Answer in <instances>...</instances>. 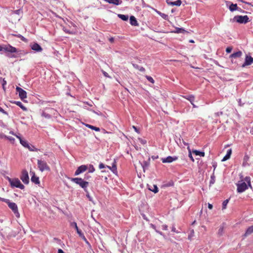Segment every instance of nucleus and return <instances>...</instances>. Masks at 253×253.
Returning a JSON list of instances; mask_svg holds the SVG:
<instances>
[{
	"mask_svg": "<svg viewBox=\"0 0 253 253\" xmlns=\"http://www.w3.org/2000/svg\"><path fill=\"white\" fill-rule=\"evenodd\" d=\"M4 51L7 53L6 56L9 58H17L20 57L21 54H25L23 50H19L10 44L0 45V51Z\"/></svg>",
	"mask_w": 253,
	"mask_h": 253,
	"instance_id": "1",
	"label": "nucleus"
},
{
	"mask_svg": "<svg viewBox=\"0 0 253 253\" xmlns=\"http://www.w3.org/2000/svg\"><path fill=\"white\" fill-rule=\"evenodd\" d=\"M8 180L12 187H17L21 189H23L25 187L18 178L12 179L8 177Z\"/></svg>",
	"mask_w": 253,
	"mask_h": 253,
	"instance_id": "2",
	"label": "nucleus"
},
{
	"mask_svg": "<svg viewBox=\"0 0 253 253\" xmlns=\"http://www.w3.org/2000/svg\"><path fill=\"white\" fill-rule=\"evenodd\" d=\"M37 164L38 168L41 171H50V167L45 161L42 160H38Z\"/></svg>",
	"mask_w": 253,
	"mask_h": 253,
	"instance_id": "3",
	"label": "nucleus"
},
{
	"mask_svg": "<svg viewBox=\"0 0 253 253\" xmlns=\"http://www.w3.org/2000/svg\"><path fill=\"white\" fill-rule=\"evenodd\" d=\"M233 20L237 23L241 24H246L249 22V18L247 15H237L235 16Z\"/></svg>",
	"mask_w": 253,
	"mask_h": 253,
	"instance_id": "4",
	"label": "nucleus"
},
{
	"mask_svg": "<svg viewBox=\"0 0 253 253\" xmlns=\"http://www.w3.org/2000/svg\"><path fill=\"white\" fill-rule=\"evenodd\" d=\"M7 204H8L9 208L13 211L16 217L19 218L20 217V214L18 211L17 205L15 203L10 202L9 200Z\"/></svg>",
	"mask_w": 253,
	"mask_h": 253,
	"instance_id": "5",
	"label": "nucleus"
},
{
	"mask_svg": "<svg viewBox=\"0 0 253 253\" xmlns=\"http://www.w3.org/2000/svg\"><path fill=\"white\" fill-rule=\"evenodd\" d=\"M89 183L87 181H84V179L80 178V187L84 189V191L86 193V196L88 198L89 201H91V198L90 197L89 193L86 189L88 186Z\"/></svg>",
	"mask_w": 253,
	"mask_h": 253,
	"instance_id": "6",
	"label": "nucleus"
},
{
	"mask_svg": "<svg viewBox=\"0 0 253 253\" xmlns=\"http://www.w3.org/2000/svg\"><path fill=\"white\" fill-rule=\"evenodd\" d=\"M248 185L245 182H242L237 184V191L238 193H242L247 190L248 188Z\"/></svg>",
	"mask_w": 253,
	"mask_h": 253,
	"instance_id": "7",
	"label": "nucleus"
},
{
	"mask_svg": "<svg viewBox=\"0 0 253 253\" xmlns=\"http://www.w3.org/2000/svg\"><path fill=\"white\" fill-rule=\"evenodd\" d=\"M16 92L19 94V97L21 100H24L27 98V92L20 87H16Z\"/></svg>",
	"mask_w": 253,
	"mask_h": 253,
	"instance_id": "8",
	"label": "nucleus"
},
{
	"mask_svg": "<svg viewBox=\"0 0 253 253\" xmlns=\"http://www.w3.org/2000/svg\"><path fill=\"white\" fill-rule=\"evenodd\" d=\"M20 178L25 184H28L29 183V178L28 171L26 170H22Z\"/></svg>",
	"mask_w": 253,
	"mask_h": 253,
	"instance_id": "9",
	"label": "nucleus"
},
{
	"mask_svg": "<svg viewBox=\"0 0 253 253\" xmlns=\"http://www.w3.org/2000/svg\"><path fill=\"white\" fill-rule=\"evenodd\" d=\"M253 63V58L250 55H246L245 59V62L242 65V67H245L246 66L251 65Z\"/></svg>",
	"mask_w": 253,
	"mask_h": 253,
	"instance_id": "10",
	"label": "nucleus"
},
{
	"mask_svg": "<svg viewBox=\"0 0 253 253\" xmlns=\"http://www.w3.org/2000/svg\"><path fill=\"white\" fill-rule=\"evenodd\" d=\"M30 174L32 175L31 177V181L36 184H40V180L39 177L35 175V173L34 171L30 170Z\"/></svg>",
	"mask_w": 253,
	"mask_h": 253,
	"instance_id": "11",
	"label": "nucleus"
},
{
	"mask_svg": "<svg viewBox=\"0 0 253 253\" xmlns=\"http://www.w3.org/2000/svg\"><path fill=\"white\" fill-rule=\"evenodd\" d=\"M32 49L36 52H41L42 50V47L37 43H34L31 45Z\"/></svg>",
	"mask_w": 253,
	"mask_h": 253,
	"instance_id": "12",
	"label": "nucleus"
},
{
	"mask_svg": "<svg viewBox=\"0 0 253 253\" xmlns=\"http://www.w3.org/2000/svg\"><path fill=\"white\" fill-rule=\"evenodd\" d=\"M177 159V158L175 157H172L171 156H169L166 158H163L162 159V161L163 163H171L172 162L175 161Z\"/></svg>",
	"mask_w": 253,
	"mask_h": 253,
	"instance_id": "13",
	"label": "nucleus"
},
{
	"mask_svg": "<svg viewBox=\"0 0 253 253\" xmlns=\"http://www.w3.org/2000/svg\"><path fill=\"white\" fill-rule=\"evenodd\" d=\"M253 233V225L249 227L246 231L245 232V234L243 235V237L244 238H246L249 235L252 234Z\"/></svg>",
	"mask_w": 253,
	"mask_h": 253,
	"instance_id": "14",
	"label": "nucleus"
},
{
	"mask_svg": "<svg viewBox=\"0 0 253 253\" xmlns=\"http://www.w3.org/2000/svg\"><path fill=\"white\" fill-rule=\"evenodd\" d=\"M84 246L85 249L86 250V253H93V250L91 248V246L89 243H87V244L83 245Z\"/></svg>",
	"mask_w": 253,
	"mask_h": 253,
	"instance_id": "15",
	"label": "nucleus"
},
{
	"mask_svg": "<svg viewBox=\"0 0 253 253\" xmlns=\"http://www.w3.org/2000/svg\"><path fill=\"white\" fill-rule=\"evenodd\" d=\"M242 55V52L241 51H238L237 52H234L231 54L229 57L230 58H237L240 57Z\"/></svg>",
	"mask_w": 253,
	"mask_h": 253,
	"instance_id": "16",
	"label": "nucleus"
},
{
	"mask_svg": "<svg viewBox=\"0 0 253 253\" xmlns=\"http://www.w3.org/2000/svg\"><path fill=\"white\" fill-rule=\"evenodd\" d=\"M231 154H232V149H228L227 151V153H226V155L222 159V161L224 162V161H225L228 160L230 158Z\"/></svg>",
	"mask_w": 253,
	"mask_h": 253,
	"instance_id": "17",
	"label": "nucleus"
},
{
	"mask_svg": "<svg viewBox=\"0 0 253 253\" xmlns=\"http://www.w3.org/2000/svg\"><path fill=\"white\" fill-rule=\"evenodd\" d=\"M229 8L231 11H234L235 10H240L241 8H239L237 4L231 3L229 7Z\"/></svg>",
	"mask_w": 253,
	"mask_h": 253,
	"instance_id": "18",
	"label": "nucleus"
},
{
	"mask_svg": "<svg viewBox=\"0 0 253 253\" xmlns=\"http://www.w3.org/2000/svg\"><path fill=\"white\" fill-rule=\"evenodd\" d=\"M129 20H130V23L131 25L138 26V24L137 21L134 16H131L130 17Z\"/></svg>",
	"mask_w": 253,
	"mask_h": 253,
	"instance_id": "19",
	"label": "nucleus"
},
{
	"mask_svg": "<svg viewBox=\"0 0 253 253\" xmlns=\"http://www.w3.org/2000/svg\"><path fill=\"white\" fill-rule=\"evenodd\" d=\"M107 167L108 169H109L114 173H115V172H117V166H116V162H114L113 163L112 167L107 166Z\"/></svg>",
	"mask_w": 253,
	"mask_h": 253,
	"instance_id": "20",
	"label": "nucleus"
},
{
	"mask_svg": "<svg viewBox=\"0 0 253 253\" xmlns=\"http://www.w3.org/2000/svg\"><path fill=\"white\" fill-rule=\"evenodd\" d=\"M192 153L196 155H199L201 157H204L205 155V152H201L196 150H193L192 151Z\"/></svg>",
	"mask_w": 253,
	"mask_h": 253,
	"instance_id": "21",
	"label": "nucleus"
},
{
	"mask_svg": "<svg viewBox=\"0 0 253 253\" xmlns=\"http://www.w3.org/2000/svg\"><path fill=\"white\" fill-rule=\"evenodd\" d=\"M83 125H84V126H86L93 129V130H94L96 131H100V128L99 127H96V126H91V125H88V124H84V123H83Z\"/></svg>",
	"mask_w": 253,
	"mask_h": 253,
	"instance_id": "22",
	"label": "nucleus"
},
{
	"mask_svg": "<svg viewBox=\"0 0 253 253\" xmlns=\"http://www.w3.org/2000/svg\"><path fill=\"white\" fill-rule=\"evenodd\" d=\"M249 157L247 155H245L244 159H243V166H246L247 165H249L248 162L249 160Z\"/></svg>",
	"mask_w": 253,
	"mask_h": 253,
	"instance_id": "23",
	"label": "nucleus"
},
{
	"mask_svg": "<svg viewBox=\"0 0 253 253\" xmlns=\"http://www.w3.org/2000/svg\"><path fill=\"white\" fill-rule=\"evenodd\" d=\"M149 189L155 193H157L158 192V188L156 185H153L151 187H149Z\"/></svg>",
	"mask_w": 253,
	"mask_h": 253,
	"instance_id": "24",
	"label": "nucleus"
},
{
	"mask_svg": "<svg viewBox=\"0 0 253 253\" xmlns=\"http://www.w3.org/2000/svg\"><path fill=\"white\" fill-rule=\"evenodd\" d=\"M132 66L134 68L139 70L141 72H143L145 71V68L143 67H139L138 65L135 64H132Z\"/></svg>",
	"mask_w": 253,
	"mask_h": 253,
	"instance_id": "25",
	"label": "nucleus"
},
{
	"mask_svg": "<svg viewBox=\"0 0 253 253\" xmlns=\"http://www.w3.org/2000/svg\"><path fill=\"white\" fill-rule=\"evenodd\" d=\"M15 104L20 107L23 110L26 111L27 108L22 104V103L20 101H15L14 102Z\"/></svg>",
	"mask_w": 253,
	"mask_h": 253,
	"instance_id": "26",
	"label": "nucleus"
},
{
	"mask_svg": "<svg viewBox=\"0 0 253 253\" xmlns=\"http://www.w3.org/2000/svg\"><path fill=\"white\" fill-rule=\"evenodd\" d=\"M224 233V227L223 226H220L217 233V235L219 237L223 235Z\"/></svg>",
	"mask_w": 253,
	"mask_h": 253,
	"instance_id": "27",
	"label": "nucleus"
},
{
	"mask_svg": "<svg viewBox=\"0 0 253 253\" xmlns=\"http://www.w3.org/2000/svg\"><path fill=\"white\" fill-rule=\"evenodd\" d=\"M156 12L160 15L163 19L167 20L168 19V15L166 14L161 12L160 11L156 10Z\"/></svg>",
	"mask_w": 253,
	"mask_h": 253,
	"instance_id": "28",
	"label": "nucleus"
},
{
	"mask_svg": "<svg viewBox=\"0 0 253 253\" xmlns=\"http://www.w3.org/2000/svg\"><path fill=\"white\" fill-rule=\"evenodd\" d=\"M88 169L87 165H82L80 166V173L83 172Z\"/></svg>",
	"mask_w": 253,
	"mask_h": 253,
	"instance_id": "29",
	"label": "nucleus"
},
{
	"mask_svg": "<svg viewBox=\"0 0 253 253\" xmlns=\"http://www.w3.org/2000/svg\"><path fill=\"white\" fill-rule=\"evenodd\" d=\"M70 225H71V226L72 227L75 228L76 229V230H77V233L79 234V228L78 227L77 223L74 222H71V224H70Z\"/></svg>",
	"mask_w": 253,
	"mask_h": 253,
	"instance_id": "30",
	"label": "nucleus"
},
{
	"mask_svg": "<svg viewBox=\"0 0 253 253\" xmlns=\"http://www.w3.org/2000/svg\"><path fill=\"white\" fill-rule=\"evenodd\" d=\"M20 144L23 146L24 147L26 148L27 146H28V142L25 140H23V139H20Z\"/></svg>",
	"mask_w": 253,
	"mask_h": 253,
	"instance_id": "31",
	"label": "nucleus"
},
{
	"mask_svg": "<svg viewBox=\"0 0 253 253\" xmlns=\"http://www.w3.org/2000/svg\"><path fill=\"white\" fill-rule=\"evenodd\" d=\"M118 17L124 21H126L128 20V17L127 15H123V14H119Z\"/></svg>",
	"mask_w": 253,
	"mask_h": 253,
	"instance_id": "32",
	"label": "nucleus"
},
{
	"mask_svg": "<svg viewBox=\"0 0 253 253\" xmlns=\"http://www.w3.org/2000/svg\"><path fill=\"white\" fill-rule=\"evenodd\" d=\"M193 105V107H195V105L193 104V102L194 101V96L193 95L189 96L188 98H187Z\"/></svg>",
	"mask_w": 253,
	"mask_h": 253,
	"instance_id": "33",
	"label": "nucleus"
},
{
	"mask_svg": "<svg viewBox=\"0 0 253 253\" xmlns=\"http://www.w3.org/2000/svg\"><path fill=\"white\" fill-rule=\"evenodd\" d=\"M245 181L248 183L249 187H252L251 183V178L250 176H246L245 179Z\"/></svg>",
	"mask_w": 253,
	"mask_h": 253,
	"instance_id": "34",
	"label": "nucleus"
},
{
	"mask_svg": "<svg viewBox=\"0 0 253 253\" xmlns=\"http://www.w3.org/2000/svg\"><path fill=\"white\" fill-rule=\"evenodd\" d=\"M83 240L85 244H87V243H89L85 238V236L84 235V234L80 232V240Z\"/></svg>",
	"mask_w": 253,
	"mask_h": 253,
	"instance_id": "35",
	"label": "nucleus"
},
{
	"mask_svg": "<svg viewBox=\"0 0 253 253\" xmlns=\"http://www.w3.org/2000/svg\"><path fill=\"white\" fill-rule=\"evenodd\" d=\"M28 148L30 151H36L37 149L34 147V146L28 144V146H27L26 147Z\"/></svg>",
	"mask_w": 253,
	"mask_h": 253,
	"instance_id": "36",
	"label": "nucleus"
},
{
	"mask_svg": "<svg viewBox=\"0 0 253 253\" xmlns=\"http://www.w3.org/2000/svg\"><path fill=\"white\" fill-rule=\"evenodd\" d=\"M87 169L88 170L89 172H93L95 170V169H94V167L93 166V165H89L88 166Z\"/></svg>",
	"mask_w": 253,
	"mask_h": 253,
	"instance_id": "37",
	"label": "nucleus"
},
{
	"mask_svg": "<svg viewBox=\"0 0 253 253\" xmlns=\"http://www.w3.org/2000/svg\"><path fill=\"white\" fill-rule=\"evenodd\" d=\"M187 149L188 150V152H189L188 156L190 158L191 161L193 162H194V158H193V156L192 155V153H191V150H190L189 147H188Z\"/></svg>",
	"mask_w": 253,
	"mask_h": 253,
	"instance_id": "38",
	"label": "nucleus"
},
{
	"mask_svg": "<svg viewBox=\"0 0 253 253\" xmlns=\"http://www.w3.org/2000/svg\"><path fill=\"white\" fill-rule=\"evenodd\" d=\"M229 202V200L226 199L224 200L222 203V210H224L226 208V206Z\"/></svg>",
	"mask_w": 253,
	"mask_h": 253,
	"instance_id": "39",
	"label": "nucleus"
},
{
	"mask_svg": "<svg viewBox=\"0 0 253 253\" xmlns=\"http://www.w3.org/2000/svg\"><path fill=\"white\" fill-rule=\"evenodd\" d=\"M181 3L182 2L181 0H177L175 1H173L172 5L180 6L181 4Z\"/></svg>",
	"mask_w": 253,
	"mask_h": 253,
	"instance_id": "40",
	"label": "nucleus"
},
{
	"mask_svg": "<svg viewBox=\"0 0 253 253\" xmlns=\"http://www.w3.org/2000/svg\"><path fill=\"white\" fill-rule=\"evenodd\" d=\"M72 181L75 182L76 184H79V178H69Z\"/></svg>",
	"mask_w": 253,
	"mask_h": 253,
	"instance_id": "41",
	"label": "nucleus"
},
{
	"mask_svg": "<svg viewBox=\"0 0 253 253\" xmlns=\"http://www.w3.org/2000/svg\"><path fill=\"white\" fill-rule=\"evenodd\" d=\"M5 138H6L8 139L10 141H11L12 143H14L15 139L11 137V136H7L6 135H3Z\"/></svg>",
	"mask_w": 253,
	"mask_h": 253,
	"instance_id": "42",
	"label": "nucleus"
},
{
	"mask_svg": "<svg viewBox=\"0 0 253 253\" xmlns=\"http://www.w3.org/2000/svg\"><path fill=\"white\" fill-rule=\"evenodd\" d=\"M146 78L147 79V80L148 81H149L150 82H151V83H153V84L154 83V80L151 77L149 76H146Z\"/></svg>",
	"mask_w": 253,
	"mask_h": 253,
	"instance_id": "43",
	"label": "nucleus"
},
{
	"mask_svg": "<svg viewBox=\"0 0 253 253\" xmlns=\"http://www.w3.org/2000/svg\"><path fill=\"white\" fill-rule=\"evenodd\" d=\"M138 140L139 142L140 143H141L142 144L144 145V144H146V143H147V141L145 139H143L139 138L138 139Z\"/></svg>",
	"mask_w": 253,
	"mask_h": 253,
	"instance_id": "44",
	"label": "nucleus"
},
{
	"mask_svg": "<svg viewBox=\"0 0 253 253\" xmlns=\"http://www.w3.org/2000/svg\"><path fill=\"white\" fill-rule=\"evenodd\" d=\"M232 50V47L231 46L227 47L226 49V52L227 53H230Z\"/></svg>",
	"mask_w": 253,
	"mask_h": 253,
	"instance_id": "45",
	"label": "nucleus"
},
{
	"mask_svg": "<svg viewBox=\"0 0 253 253\" xmlns=\"http://www.w3.org/2000/svg\"><path fill=\"white\" fill-rule=\"evenodd\" d=\"M238 0L242 2L245 3L246 4H247L248 5H252L250 2L246 1V0Z\"/></svg>",
	"mask_w": 253,
	"mask_h": 253,
	"instance_id": "46",
	"label": "nucleus"
},
{
	"mask_svg": "<svg viewBox=\"0 0 253 253\" xmlns=\"http://www.w3.org/2000/svg\"><path fill=\"white\" fill-rule=\"evenodd\" d=\"M19 38H20V39L24 42L27 41V40L25 38H24L23 36H22L21 35H19Z\"/></svg>",
	"mask_w": 253,
	"mask_h": 253,
	"instance_id": "47",
	"label": "nucleus"
},
{
	"mask_svg": "<svg viewBox=\"0 0 253 253\" xmlns=\"http://www.w3.org/2000/svg\"><path fill=\"white\" fill-rule=\"evenodd\" d=\"M102 73L105 77L110 78L107 72H105L104 71H102Z\"/></svg>",
	"mask_w": 253,
	"mask_h": 253,
	"instance_id": "48",
	"label": "nucleus"
},
{
	"mask_svg": "<svg viewBox=\"0 0 253 253\" xmlns=\"http://www.w3.org/2000/svg\"><path fill=\"white\" fill-rule=\"evenodd\" d=\"M0 112L5 115H8L7 113L0 107Z\"/></svg>",
	"mask_w": 253,
	"mask_h": 253,
	"instance_id": "49",
	"label": "nucleus"
},
{
	"mask_svg": "<svg viewBox=\"0 0 253 253\" xmlns=\"http://www.w3.org/2000/svg\"><path fill=\"white\" fill-rule=\"evenodd\" d=\"M194 230H192L191 231V234H190V235L188 237V239L191 240V237H192L194 235Z\"/></svg>",
	"mask_w": 253,
	"mask_h": 253,
	"instance_id": "50",
	"label": "nucleus"
},
{
	"mask_svg": "<svg viewBox=\"0 0 253 253\" xmlns=\"http://www.w3.org/2000/svg\"><path fill=\"white\" fill-rule=\"evenodd\" d=\"M6 84V81L5 80H4V79H3L2 82V87H3V89H4V86Z\"/></svg>",
	"mask_w": 253,
	"mask_h": 253,
	"instance_id": "51",
	"label": "nucleus"
},
{
	"mask_svg": "<svg viewBox=\"0 0 253 253\" xmlns=\"http://www.w3.org/2000/svg\"><path fill=\"white\" fill-rule=\"evenodd\" d=\"M0 201H2V202H4L6 203H7L8 202L9 200L8 199H4V198H2L0 197Z\"/></svg>",
	"mask_w": 253,
	"mask_h": 253,
	"instance_id": "52",
	"label": "nucleus"
},
{
	"mask_svg": "<svg viewBox=\"0 0 253 253\" xmlns=\"http://www.w3.org/2000/svg\"><path fill=\"white\" fill-rule=\"evenodd\" d=\"M133 128L134 129V130L138 133H140V131L139 129L134 126H132Z\"/></svg>",
	"mask_w": 253,
	"mask_h": 253,
	"instance_id": "53",
	"label": "nucleus"
},
{
	"mask_svg": "<svg viewBox=\"0 0 253 253\" xmlns=\"http://www.w3.org/2000/svg\"><path fill=\"white\" fill-rule=\"evenodd\" d=\"M105 168V165L103 163H100L99 165V168L102 169Z\"/></svg>",
	"mask_w": 253,
	"mask_h": 253,
	"instance_id": "54",
	"label": "nucleus"
},
{
	"mask_svg": "<svg viewBox=\"0 0 253 253\" xmlns=\"http://www.w3.org/2000/svg\"><path fill=\"white\" fill-rule=\"evenodd\" d=\"M109 41L110 42H111V43H113L114 42V39L113 37H111L109 39Z\"/></svg>",
	"mask_w": 253,
	"mask_h": 253,
	"instance_id": "55",
	"label": "nucleus"
},
{
	"mask_svg": "<svg viewBox=\"0 0 253 253\" xmlns=\"http://www.w3.org/2000/svg\"><path fill=\"white\" fill-rule=\"evenodd\" d=\"M75 174L76 175H77L79 174V167L78 168V169L76 170Z\"/></svg>",
	"mask_w": 253,
	"mask_h": 253,
	"instance_id": "56",
	"label": "nucleus"
},
{
	"mask_svg": "<svg viewBox=\"0 0 253 253\" xmlns=\"http://www.w3.org/2000/svg\"><path fill=\"white\" fill-rule=\"evenodd\" d=\"M213 208V206L211 204L209 203L208 204V208L210 210H211Z\"/></svg>",
	"mask_w": 253,
	"mask_h": 253,
	"instance_id": "57",
	"label": "nucleus"
},
{
	"mask_svg": "<svg viewBox=\"0 0 253 253\" xmlns=\"http://www.w3.org/2000/svg\"><path fill=\"white\" fill-rule=\"evenodd\" d=\"M167 228H168V226L166 225H163V230H167Z\"/></svg>",
	"mask_w": 253,
	"mask_h": 253,
	"instance_id": "58",
	"label": "nucleus"
},
{
	"mask_svg": "<svg viewBox=\"0 0 253 253\" xmlns=\"http://www.w3.org/2000/svg\"><path fill=\"white\" fill-rule=\"evenodd\" d=\"M15 136L19 139V141H20V139H22L20 135H17L15 134Z\"/></svg>",
	"mask_w": 253,
	"mask_h": 253,
	"instance_id": "59",
	"label": "nucleus"
},
{
	"mask_svg": "<svg viewBox=\"0 0 253 253\" xmlns=\"http://www.w3.org/2000/svg\"><path fill=\"white\" fill-rule=\"evenodd\" d=\"M58 253H64L63 251L61 249H58Z\"/></svg>",
	"mask_w": 253,
	"mask_h": 253,
	"instance_id": "60",
	"label": "nucleus"
},
{
	"mask_svg": "<svg viewBox=\"0 0 253 253\" xmlns=\"http://www.w3.org/2000/svg\"><path fill=\"white\" fill-rule=\"evenodd\" d=\"M172 2H173V1L167 2V3L169 5H172Z\"/></svg>",
	"mask_w": 253,
	"mask_h": 253,
	"instance_id": "61",
	"label": "nucleus"
},
{
	"mask_svg": "<svg viewBox=\"0 0 253 253\" xmlns=\"http://www.w3.org/2000/svg\"><path fill=\"white\" fill-rule=\"evenodd\" d=\"M90 177V176L86 174V177H85L86 179H88Z\"/></svg>",
	"mask_w": 253,
	"mask_h": 253,
	"instance_id": "62",
	"label": "nucleus"
},
{
	"mask_svg": "<svg viewBox=\"0 0 253 253\" xmlns=\"http://www.w3.org/2000/svg\"><path fill=\"white\" fill-rule=\"evenodd\" d=\"M151 225L153 229H154L155 230H156V227H155V226L154 225H153V224H151Z\"/></svg>",
	"mask_w": 253,
	"mask_h": 253,
	"instance_id": "63",
	"label": "nucleus"
},
{
	"mask_svg": "<svg viewBox=\"0 0 253 253\" xmlns=\"http://www.w3.org/2000/svg\"><path fill=\"white\" fill-rule=\"evenodd\" d=\"M176 229L175 227H173L172 229V231L175 232Z\"/></svg>",
	"mask_w": 253,
	"mask_h": 253,
	"instance_id": "64",
	"label": "nucleus"
}]
</instances>
